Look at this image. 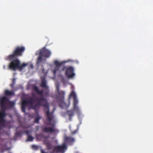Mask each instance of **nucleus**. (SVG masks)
Listing matches in <instances>:
<instances>
[{
  "label": "nucleus",
  "instance_id": "obj_1",
  "mask_svg": "<svg viewBox=\"0 0 153 153\" xmlns=\"http://www.w3.org/2000/svg\"><path fill=\"white\" fill-rule=\"evenodd\" d=\"M33 97H30L27 100H23L22 103V111L25 112V107L28 104L32 105L34 102H36L35 106L39 107L43 105L44 107V110L45 111V116L47 120L49 122L48 124L49 125H52L51 122L54 121V115L53 114L54 110L52 112H50L49 104L47 100L44 97L41 96L39 97H35V95L32 94Z\"/></svg>",
  "mask_w": 153,
  "mask_h": 153
},
{
  "label": "nucleus",
  "instance_id": "obj_2",
  "mask_svg": "<svg viewBox=\"0 0 153 153\" xmlns=\"http://www.w3.org/2000/svg\"><path fill=\"white\" fill-rule=\"evenodd\" d=\"M55 67L54 70H53V72L54 75H55L57 72L59 73L65 69V75L68 78H71L75 76V74L74 73V69L73 67L71 66L66 68L64 66V62H59L57 60H55L54 62Z\"/></svg>",
  "mask_w": 153,
  "mask_h": 153
},
{
  "label": "nucleus",
  "instance_id": "obj_3",
  "mask_svg": "<svg viewBox=\"0 0 153 153\" xmlns=\"http://www.w3.org/2000/svg\"><path fill=\"white\" fill-rule=\"evenodd\" d=\"M9 100L6 96L0 98V130L6 126V120L5 117L6 116V101Z\"/></svg>",
  "mask_w": 153,
  "mask_h": 153
},
{
  "label": "nucleus",
  "instance_id": "obj_4",
  "mask_svg": "<svg viewBox=\"0 0 153 153\" xmlns=\"http://www.w3.org/2000/svg\"><path fill=\"white\" fill-rule=\"evenodd\" d=\"M25 51V47L23 46H17L14 49L12 54L6 57V60L11 61L15 58H17L19 56H22Z\"/></svg>",
  "mask_w": 153,
  "mask_h": 153
},
{
  "label": "nucleus",
  "instance_id": "obj_5",
  "mask_svg": "<svg viewBox=\"0 0 153 153\" xmlns=\"http://www.w3.org/2000/svg\"><path fill=\"white\" fill-rule=\"evenodd\" d=\"M51 55V52L49 50L46 49L45 47L43 48L40 50L39 56L37 59V64H38L41 63L44 57L48 58L50 57Z\"/></svg>",
  "mask_w": 153,
  "mask_h": 153
},
{
  "label": "nucleus",
  "instance_id": "obj_6",
  "mask_svg": "<svg viewBox=\"0 0 153 153\" xmlns=\"http://www.w3.org/2000/svg\"><path fill=\"white\" fill-rule=\"evenodd\" d=\"M10 64H9L8 68V69L16 71L18 67L20 65V62L17 58L12 60Z\"/></svg>",
  "mask_w": 153,
  "mask_h": 153
},
{
  "label": "nucleus",
  "instance_id": "obj_7",
  "mask_svg": "<svg viewBox=\"0 0 153 153\" xmlns=\"http://www.w3.org/2000/svg\"><path fill=\"white\" fill-rule=\"evenodd\" d=\"M70 97H72L73 99V105H74V109L77 113L79 112V108L77 106L78 103V100L76 93L73 91H71L69 96Z\"/></svg>",
  "mask_w": 153,
  "mask_h": 153
},
{
  "label": "nucleus",
  "instance_id": "obj_8",
  "mask_svg": "<svg viewBox=\"0 0 153 153\" xmlns=\"http://www.w3.org/2000/svg\"><path fill=\"white\" fill-rule=\"evenodd\" d=\"M67 149V145L64 143L61 145H57L54 147L53 152L57 153H64Z\"/></svg>",
  "mask_w": 153,
  "mask_h": 153
},
{
  "label": "nucleus",
  "instance_id": "obj_9",
  "mask_svg": "<svg viewBox=\"0 0 153 153\" xmlns=\"http://www.w3.org/2000/svg\"><path fill=\"white\" fill-rule=\"evenodd\" d=\"M57 95L56 96V99L58 101L62 102L64 101L65 91H61L57 92Z\"/></svg>",
  "mask_w": 153,
  "mask_h": 153
},
{
  "label": "nucleus",
  "instance_id": "obj_10",
  "mask_svg": "<svg viewBox=\"0 0 153 153\" xmlns=\"http://www.w3.org/2000/svg\"><path fill=\"white\" fill-rule=\"evenodd\" d=\"M54 124L52 125V126L51 127H43L42 131L45 133H52L56 131V129L54 128Z\"/></svg>",
  "mask_w": 153,
  "mask_h": 153
},
{
  "label": "nucleus",
  "instance_id": "obj_11",
  "mask_svg": "<svg viewBox=\"0 0 153 153\" xmlns=\"http://www.w3.org/2000/svg\"><path fill=\"white\" fill-rule=\"evenodd\" d=\"M75 111L76 114L78 115H79L80 114V111L79 110V113H77V112L74 109V108H73V110H70L68 111H67V114L68 116V117L69 120L70 121H71V118L72 117H73L74 115V111Z\"/></svg>",
  "mask_w": 153,
  "mask_h": 153
},
{
  "label": "nucleus",
  "instance_id": "obj_12",
  "mask_svg": "<svg viewBox=\"0 0 153 153\" xmlns=\"http://www.w3.org/2000/svg\"><path fill=\"white\" fill-rule=\"evenodd\" d=\"M33 90H34V91H35L36 94L40 95H42L43 92H44V91L43 90L39 91L38 87L35 85H34L33 87Z\"/></svg>",
  "mask_w": 153,
  "mask_h": 153
},
{
  "label": "nucleus",
  "instance_id": "obj_13",
  "mask_svg": "<svg viewBox=\"0 0 153 153\" xmlns=\"http://www.w3.org/2000/svg\"><path fill=\"white\" fill-rule=\"evenodd\" d=\"M4 94L5 97H10L15 95V93L13 90L9 91L8 90H6L4 91Z\"/></svg>",
  "mask_w": 153,
  "mask_h": 153
},
{
  "label": "nucleus",
  "instance_id": "obj_14",
  "mask_svg": "<svg viewBox=\"0 0 153 153\" xmlns=\"http://www.w3.org/2000/svg\"><path fill=\"white\" fill-rule=\"evenodd\" d=\"M41 86L43 88H48V87L47 86L46 81L45 79L42 78V79Z\"/></svg>",
  "mask_w": 153,
  "mask_h": 153
},
{
  "label": "nucleus",
  "instance_id": "obj_15",
  "mask_svg": "<svg viewBox=\"0 0 153 153\" xmlns=\"http://www.w3.org/2000/svg\"><path fill=\"white\" fill-rule=\"evenodd\" d=\"M28 63H23L21 65H19V67H18L17 69L19 70V71H22V70L25 67L28 65Z\"/></svg>",
  "mask_w": 153,
  "mask_h": 153
},
{
  "label": "nucleus",
  "instance_id": "obj_16",
  "mask_svg": "<svg viewBox=\"0 0 153 153\" xmlns=\"http://www.w3.org/2000/svg\"><path fill=\"white\" fill-rule=\"evenodd\" d=\"M65 140L68 142H72L74 141V139L71 137H65Z\"/></svg>",
  "mask_w": 153,
  "mask_h": 153
},
{
  "label": "nucleus",
  "instance_id": "obj_17",
  "mask_svg": "<svg viewBox=\"0 0 153 153\" xmlns=\"http://www.w3.org/2000/svg\"><path fill=\"white\" fill-rule=\"evenodd\" d=\"M45 145H46L48 150H50L51 149V143L48 141L45 142Z\"/></svg>",
  "mask_w": 153,
  "mask_h": 153
},
{
  "label": "nucleus",
  "instance_id": "obj_18",
  "mask_svg": "<svg viewBox=\"0 0 153 153\" xmlns=\"http://www.w3.org/2000/svg\"><path fill=\"white\" fill-rule=\"evenodd\" d=\"M38 138L41 139H47L48 138V137L44 134H41L38 135Z\"/></svg>",
  "mask_w": 153,
  "mask_h": 153
},
{
  "label": "nucleus",
  "instance_id": "obj_19",
  "mask_svg": "<svg viewBox=\"0 0 153 153\" xmlns=\"http://www.w3.org/2000/svg\"><path fill=\"white\" fill-rule=\"evenodd\" d=\"M33 140V138L31 135H28L27 141H32Z\"/></svg>",
  "mask_w": 153,
  "mask_h": 153
},
{
  "label": "nucleus",
  "instance_id": "obj_20",
  "mask_svg": "<svg viewBox=\"0 0 153 153\" xmlns=\"http://www.w3.org/2000/svg\"><path fill=\"white\" fill-rule=\"evenodd\" d=\"M32 148L34 150H37L38 149V146L36 145H33L32 146Z\"/></svg>",
  "mask_w": 153,
  "mask_h": 153
},
{
  "label": "nucleus",
  "instance_id": "obj_21",
  "mask_svg": "<svg viewBox=\"0 0 153 153\" xmlns=\"http://www.w3.org/2000/svg\"><path fill=\"white\" fill-rule=\"evenodd\" d=\"M40 118H41L39 116L35 117V122L36 123H38L39 122V120Z\"/></svg>",
  "mask_w": 153,
  "mask_h": 153
},
{
  "label": "nucleus",
  "instance_id": "obj_22",
  "mask_svg": "<svg viewBox=\"0 0 153 153\" xmlns=\"http://www.w3.org/2000/svg\"><path fill=\"white\" fill-rule=\"evenodd\" d=\"M49 93V90L48 88H46V91L45 92V95L47 96L48 95Z\"/></svg>",
  "mask_w": 153,
  "mask_h": 153
},
{
  "label": "nucleus",
  "instance_id": "obj_23",
  "mask_svg": "<svg viewBox=\"0 0 153 153\" xmlns=\"http://www.w3.org/2000/svg\"><path fill=\"white\" fill-rule=\"evenodd\" d=\"M15 104V103L13 102H9L8 103L9 105L13 106Z\"/></svg>",
  "mask_w": 153,
  "mask_h": 153
},
{
  "label": "nucleus",
  "instance_id": "obj_24",
  "mask_svg": "<svg viewBox=\"0 0 153 153\" xmlns=\"http://www.w3.org/2000/svg\"><path fill=\"white\" fill-rule=\"evenodd\" d=\"M62 91V90H59V85H57L56 86V92L61 91Z\"/></svg>",
  "mask_w": 153,
  "mask_h": 153
},
{
  "label": "nucleus",
  "instance_id": "obj_25",
  "mask_svg": "<svg viewBox=\"0 0 153 153\" xmlns=\"http://www.w3.org/2000/svg\"><path fill=\"white\" fill-rule=\"evenodd\" d=\"M33 68V64L31 63H30L29 68L32 69Z\"/></svg>",
  "mask_w": 153,
  "mask_h": 153
},
{
  "label": "nucleus",
  "instance_id": "obj_26",
  "mask_svg": "<svg viewBox=\"0 0 153 153\" xmlns=\"http://www.w3.org/2000/svg\"><path fill=\"white\" fill-rule=\"evenodd\" d=\"M77 132V131L75 130L74 131L72 132H71V134H76V133Z\"/></svg>",
  "mask_w": 153,
  "mask_h": 153
},
{
  "label": "nucleus",
  "instance_id": "obj_27",
  "mask_svg": "<svg viewBox=\"0 0 153 153\" xmlns=\"http://www.w3.org/2000/svg\"><path fill=\"white\" fill-rule=\"evenodd\" d=\"M25 133H26V135H29L28 134H29V131H25Z\"/></svg>",
  "mask_w": 153,
  "mask_h": 153
},
{
  "label": "nucleus",
  "instance_id": "obj_28",
  "mask_svg": "<svg viewBox=\"0 0 153 153\" xmlns=\"http://www.w3.org/2000/svg\"><path fill=\"white\" fill-rule=\"evenodd\" d=\"M15 84H14V83H11L10 84V86H11V87H12V88H13V86H14V85Z\"/></svg>",
  "mask_w": 153,
  "mask_h": 153
},
{
  "label": "nucleus",
  "instance_id": "obj_29",
  "mask_svg": "<svg viewBox=\"0 0 153 153\" xmlns=\"http://www.w3.org/2000/svg\"><path fill=\"white\" fill-rule=\"evenodd\" d=\"M41 153H47V152H45L43 150H42V149H41Z\"/></svg>",
  "mask_w": 153,
  "mask_h": 153
},
{
  "label": "nucleus",
  "instance_id": "obj_30",
  "mask_svg": "<svg viewBox=\"0 0 153 153\" xmlns=\"http://www.w3.org/2000/svg\"><path fill=\"white\" fill-rule=\"evenodd\" d=\"M15 78H14L13 79V83H14V84L15 83Z\"/></svg>",
  "mask_w": 153,
  "mask_h": 153
},
{
  "label": "nucleus",
  "instance_id": "obj_31",
  "mask_svg": "<svg viewBox=\"0 0 153 153\" xmlns=\"http://www.w3.org/2000/svg\"><path fill=\"white\" fill-rule=\"evenodd\" d=\"M3 68H4V69H5V66L4 65V66H3Z\"/></svg>",
  "mask_w": 153,
  "mask_h": 153
}]
</instances>
